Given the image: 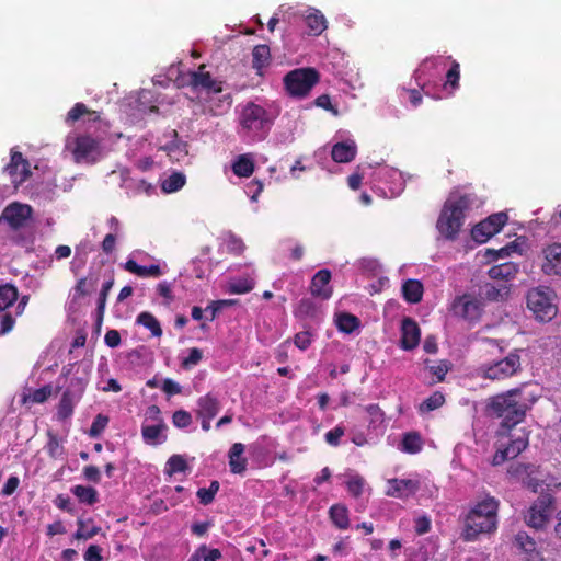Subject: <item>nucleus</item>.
<instances>
[{"label":"nucleus","mask_w":561,"mask_h":561,"mask_svg":"<svg viewBox=\"0 0 561 561\" xmlns=\"http://www.w3.org/2000/svg\"><path fill=\"white\" fill-rule=\"evenodd\" d=\"M538 396L528 390L527 383L489 398L486 410L502 417L501 427L511 431L522 423Z\"/></svg>","instance_id":"nucleus-1"},{"label":"nucleus","mask_w":561,"mask_h":561,"mask_svg":"<svg viewBox=\"0 0 561 561\" xmlns=\"http://www.w3.org/2000/svg\"><path fill=\"white\" fill-rule=\"evenodd\" d=\"M477 205L478 197L474 193L458 188L451 191L436 220V229L440 237L448 241L457 240L468 211Z\"/></svg>","instance_id":"nucleus-2"},{"label":"nucleus","mask_w":561,"mask_h":561,"mask_svg":"<svg viewBox=\"0 0 561 561\" xmlns=\"http://www.w3.org/2000/svg\"><path fill=\"white\" fill-rule=\"evenodd\" d=\"M238 135L251 141L263 140L272 125L267 111L254 102H248L238 117Z\"/></svg>","instance_id":"nucleus-3"},{"label":"nucleus","mask_w":561,"mask_h":561,"mask_svg":"<svg viewBox=\"0 0 561 561\" xmlns=\"http://www.w3.org/2000/svg\"><path fill=\"white\" fill-rule=\"evenodd\" d=\"M319 81V71L311 67L290 70L283 78L286 94L294 99L307 98Z\"/></svg>","instance_id":"nucleus-4"},{"label":"nucleus","mask_w":561,"mask_h":561,"mask_svg":"<svg viewBox=\"0 0 561 561\" xmlns=\"http://www.w3.org/2000/svg\"><path fill=\"white\" fill-rule=\"evenodd\" d=\"M554 294L549 287L533 288L527 294V307L536 320L541 322L551 321L558 312L553 302Z\"/></svg>","instance_id":"nucleus-5"},{"label":"nucleus","mask_w":561,"mask_h":561,"mask_svg":"<svg viewBox=\"0 0 561 561\" xmlns=\"http://www.w3.org/2000/svg\"><path fill=\"white\" fill-rule=\"evenodd\" d=\"M522 350L515 348L504 358L481 367V376L490 380H504L522 370Z\"/></svg>","instance_id":"nucleus-6"},{"label":"nucleus","mask_w":561,"mask_h":561,"mask_svg":"<svg viewBox=\"0 0 561 561\" xmlns=\"http://www.w3.org/2000/svg\"><path fill=\"white\" fill-rule=\"evenodd\" d=\"M507 220L508 216L504 211L492 214L472 228L471 236L474 241L484 243L491 237L499 233Z\"/></svg>","instance_id":"nucleus-7"},{"label":"nucleus","mask_w":561,"mask_h":561,"mask_svg":"<svg viewBox=\"0 0 561 561\" xmlns=\"http://www.w3.org/2000/svg\"><path fill=\"white\" fill-rule=\"evenodd\" d=\"M72 154L77 163H95L101 157L100 141L89 135L78 136Z\"/></svg>","instance_id":"nucleus-8"},{"label":"nucleus","mask_w":561,"mask_h":561,"mask_svg":"<svg viewBox=\"0 0 561 561\" xmlns=\"http://www.w3.org/2000/svg\"><path fill=\"white\" fill-rule=\"evenodd\" d=\"M507 474L512 478L520 480L533 492H538V489L545 482L541 479L539 467L530 463L513 462L507 468Z\"/></svg>","instance_id":"nucleus-9"},{"label":"nucleus","mask_w":561,"mask_h":561,"mask_svg":"<svg viewBox=\"0 0 561 561\" xmlns=\"http://www.w3.org/2000/svg\"><path fill=\"white\" fill-rule=\"evenodd\" d=\"M451 310L455 316L466 321L477 322L482 316L483 305L476 297L465 294L454 299Z\"/></svg>","instance_id":"nucleus-10"},{"label":"nucleus","mask_w":561,"mask_h":561,"mask_svg":"<svg viewBox=\"0 0 561 561\" xmlns=\"http://www.w3.org/2000/svg\"><path fill=\"white\" fill-rule=\"evenodd\" d=\"M529 433L518 430L510 435H501L499 447L494 456H519L528 446Z\"/></svg>","instance_id":"nucleus-11"},{"label":"nucleus","mask_w":561,"mask_h":561,"mask_svg":"<svg viewBox=\"0 0 561 561\" xmlns=\"http://www.w3.org/2000/svg\"><path fill=\"white\" fill-rule=\"evenodd\" d=\"M3 171L9 174L11 182L18 186L27 181L31 175V164L20 151L11 150L10 162L4 167Z\"/></svg>","instance_id":"nucleus-12"},{"label":"nucleus","mask_w":561,"mask_h":561,"mask_svg":"<svg viewBox=\"0 0 561 561\" xmlns=\"http://www.w3.org/2000/svg\"><path fill=\"white\" fill-rule=\"evenodd\" d=\"M32 214L33 209L30 205L13 202L3 209L1 219L8 222L12 229L18 230L26 225Z\"/></svg>","instance_id":"nucleus-13"},{"label":"nucleus","mask_w":561,"mask_h":561,"mask_svg":"<svg viewBox=\"0 0 561 561\" xmlns=\"http://www.w3.org/2000/svg\"><path fill=\"white\" fill-rule=\"evenodd\" d=\"M496 527V518L479 515L477 512H469L466 518L465 538L473 540L479 534L491 533Z\"/></svg>","instance_id":"nucleus-14"},{"label":"nucleus","mask_w":561,"mask_h":561,"mask_svg":"<svg viewBox=\"0 0 561 561\" xmlns=\"http://www.w3.org/2000/svg\"><path fill=\"white\" fill-rule=\"evenodd\" d=\"M78 387V393H75L70 389H66L61 394L60 401L57 408V417L60 421H66L71 417L75 409V404L79 401L81 393L83 392V380L81 378H75L71 380V386Z\"/></svg>","instance_id":"nucleus-15"},{"label":"nucleus","mask_w":561,"mask_h":561,"mask_svg":"<svg viewBox=\"0 0 561 561\" xmlns=\"http://www.w3.org/2000/svg\"><path fill=\"white\" fill-rule=\"evenodd\" d=\"M205 65H201L196 71L191 72V87L194 90H202L207 93H220L222 91V82L214 79L210 72L205 71Z\"/></svg>","instance_id":"nucleus-16"},{"label":"nucleus","mask_w":561,"mask_h":561,"mask_svg":"<svg viewBox=\"0 0 561 561\" xmlns=\"http://www.w3.org/2000/svg\"><path fill=\"white\" fill-rule=\"evenodd\" d=\"M421 330L415 320L405 317L401 322L400 345L403 350L411 351L420 343Z\"/></svg>","instance_id":"nucleus-17"},{"label":"nucleus","mask_w":561,"mask_h":561,"mask_svg":"<svg viewBox=\"0 0 561 561\" xmlns=\"http://www.w3.org/2000/svg\"><path fill=\"white\" fill-rule=\"evenodd\" d=\"M389 489L386 494L392 497L405 499L414 495L420 488V483L412 479H389Z\"/></svg>","instance_id":"nucleus-18"},{"label":"nucleus","mask_w":561,"mask_h":561,"mask_svg":"<svg viewBox=\"0 0 561 561\" xmlns=\"http://www.w3.org/2000/svg\"><path fill=\"white\" fill-rule=\"evenodd\" d=\"M331 273L329 270L318 271L310 283V293L313 297L329 299L332 296V288L329 286Z\"/></svg>","instance_id":"nucleus-19"},{"label":"nucleus","mask_w":561,"mask_h":561,"mask_svg":"<svg viewBox=\"0 0 561 561\" xmlns=\"http://www.w3.org/2000/svg\"><path fill=\"white\" fill-rule=\"evenodd\" d=\"M515 545L526 554V561H545L537 550V543L527 533L519 531L515 535Z\"/></svg>","instance_id":"nucleus-20"},{"label":"nucleus","mask_w":561,"mask_h":561,"mask_svg":"<svg viewBox=\"0 0 561 561\" xmlns=\"http://www.w3.org/2000/svg\"><path fill=\"white\" fill-rule=\"evenodd\" d=\"M357 153L356 144L353 140L341 141L333 145L331 157L337 163H348L353 161Z\"/></svg>","instance_id":"nucleus-21"},{"label":"nucleus","mask_w":561,"mask_h":561,"mask_svg":"<svg viewBox=\"0 0 561 561\" xmlns=\"http://www.w3.org/2000/svg\"><path fill=\"white\" fill-rule=\"evenodd\" d=\"M220 411V402L213 393H207L197 400V416L214 419Z\"/></svg>","instance_id":"nucleus-22"},{"label":"nucleus","mask_w":561,"mask_h":561,"mask_svg":"<svg viewBox=\"0 0 561 561\" xmlns=\"http://www.w3.org/2000/svg\"><path fill=\"white\" fill-rule=\"evenodd\" d=\"M518 272H519L518 264L507 261L505 263L492 266L489 270L488 275L492 279L507 282L511 279H514L516 277V275L518 274Z\"/></svg>","instance_id":"nucleus-23"},{"label":"nucleus","mask_w":561,"mask_h":561,"mask_svg":"<svg viewBox=\"0 0 561 561\" xmlns=\"http://www.w3.org/2000/svg\"><path fill=\"white\" fill-rule=\"evenodd\" d=\"M543 271L546 274L561 275V244L554 243L546 250Z\"/></svg>","instance_id":"nucleus-24"},{"label":"nucleus","mask_w":561,"mask_h":561,"mask_svg":"<svg viewBox=\"0 0 561 561\" xmlns=\"http://www.w3.org/2000/svg\"><path fill=\"white\" fill-rule=\"evenodd\" d=\"M167 424L163 421H160L154 425H144L141 428V434L146 443L157 445L163 443L167 439Z\"/></svg>","instance_id":"nucleus-25"},{"label":"nucleus","mask_w":561,"mask_h":561,"mask_svg":"<svg viewBox=\"0 0 561 561\" xmlns=\"http://www.w3.org/2000/svg\"><path fill=\"white\" fill-rule=\"evenodd\" d=\"M271 49L265 44L254 46L252 50V67L256 75L263 76V69L271 64Z\"/></svg>","instance_id":"nucleus-26"},{"label":"nucleus","mask_w":561,"mask_h":561,"mask_svg":"<svg viewBox=\"0 0 561 561\" xmlns=\"http://www.w3.org/2000/svg\"><path fill=\"white\" fill-rule=\"evenodd\" d=\"M124 268L139 277H159L162 275V270L158 264H151L149 266H141L135 260H127L124 264Z\"/></svg>","instance_id":"nucleus-27"},{"label":"nucleus","mask_w":561,"mask_h":561,"mask_svg":"<svg viewBox=\"0 0 561 561\" xmlns=\"http://www.w3.org/2000/svg\"><path fill=\"white\" fill-rule=\"evenodd\" d=\"M423 284L417 279H408L402 285V295L405 301L417 304L423 298Z\"/></svg>","instance_id":"nucleus-28"},{"label":"nucleus","mask_w":561,"mask_h":561,"mask_svg":"<svg viewBox=\"0 0 561 561\" xmlns=\"http://www.w3.org/2000/svg\"><path fill=\"white\" fill-rule=\"evenodd\" d=\"M232 172L239 178H249L254 172V161L249 154H240L232 163Z\"/></svg>","instance_id":"nucleus-29"},{"label":"nucleus","mask_w":561,"mask_h":561,"mask_svg":"<svg viewBox=\"0 0 561 561\" xmlns=\"http://www.w3.org/2000/svg\"><path fill=\"white\" fill-rule=\"evenodd\" d=\"M84 115L89 116L90 122L100 121V115L98 112L89 110L87 105L83 103H76L72 106V108L68 112L66 122L72 124L79 121Z\"/></svg>","instance_id":"nucleus-30"},{"label":"nucleus","mask_w":561,"mask_h":561,"mask_svg":"<svg viewBox=\"0 0 561 561\" xmlns=\"http://www.w3.org/2000/svg\"><path fill=\"white\" fill-rule=\"evenodd\" d=\"M19 299L18 288L10 284L0 285V311H5Z\"/></svg>","instance_id":"nucleus-31"},{"label":"nucleus","mask_w":561,"mask_h":561,"mask_svg":"<svg viewBox=\"0 0 561 561\" xmlns=\"http://www.w3.org/2000/svg\"><path fill=\"white\" fill-rule=\"evenodd\" d=\"M136 323L148 329L156 337H160L162 335L160 322L151 312H140L136 318Z\"/></svg>","instance_id":"nucleus-32"},{"label":"nucleus","mask_w":561,"mask_h":561,"mask_svg":"<svg viewBox=\"0 0 561 561\" xmlns=\"http://www.w3.org/2000/svg\"><path fill=\"white\" fill-rule=\"evenodd\" d=\"M549 516L550 512L539 510L537 506L531 505L526 516V523L535 529H542L548 523Z\"/></svg>","instance_id":"nucleus-33"},{"label":"nucleus","mask_w":561,"mask_h":561,"mask_svg":"<svg viewBox=\"0 0 561 561\" xmlns=\"http://www.w3.org/2000/svg\"><path fill=\"white\" fill-rule=\"evenodd\" d=\"M306 24L313 35H320L327 30V20L319 10H313L305 18Z\"/></svg>","instance_id":"nucleus-34"},{"label":"nucleus","mask_w":561,"mask_h":561,"mask_svg":"<svg viewBox=\"0 0 561 561\" xmlns=\"http://www.w3.org/2000/svg\"><path fill=\"white\" fill-rule=\"evenodd\" d=\"M423 440L419 433H405L401 440V450L408 454H417L422 450Z\"/></svg>","instance_id":"nucleus-35"},{"label":"nucleus","mask_w":561,"mask_h":561,"mask_svg":"<svg viewBox=\"0 0 561 561\" xmlns=\"http://www.w3.org/2000/svg\"><path fill=\"white\" fill-rule=\"evenodd\" d=\"M332 523L340 529H346L350 526L348 511L342 504H335L329 511Z\"/></svg>","instance_id":"nucleus-36"},{"label":"nucleus","mask_w":561,"mask_h":561,"mask_svg":"<svg viewBox=\"0 0 561 561\" xmlns=\"http://www.w3.org/2000/svg\"><path fill=\"white\" fill-rule=\"evenodd\" d=\"M81 503L93 505L99 501L98 491L93 486L75 485L71 489Z\"/></svg>","instance_id":"nucleus-37"},{"label":"nucleus","mask_w":561,"mask_h":561,"mask_svg":"<svg viewBox=\"0 0 561 561\" xmlns=\"http://www.w3.org/2000/svg\"><path fill=\"white\" fill-rule=\"evenodd\" d=\"M360 321L354 314L344 312L337 316L336 327L341 332L350 334L358 329Z\"/></svg>","instance_id":"nucleus-38"},{"label":"nucleus","mask_w":561,"mask_h":561,"mask_svg":"<svg viewBox=\"0 0 561 561\" xmlns=\"http://www.w3.org/2000/svg\"><path fill=\"white\" fill-rule=\"evenodd\" d=\"M114 285V278L111 277L108 280L104 282L99 295L98 299V307H96V322L100 324L103 321L104 312H105V306H106V299L107 296Z\"/></svg>","instance_id":"nucleus-39"},{"label":"nucleus","mask_w":561,"mask_h":561,"mask_svg":"<svg viewBox=\"0 0 561 561\" xmlns=\"http://www.w3.org/2000/svg\"><path fill=\"white\" fill-rule=\"evenodd\" d=\"M508 293L510 288L507 286L496 287L488 283L482 287L483 298L489 301L504 300L508 296Z\"/></svg>","instance_id":"nucleus-40"},{"label":"nucleus","mask_w":561,"mask_h":561,"mask_svg":"<svg viewBox=\"0 0 561 561\" xmlns=\"http://www.w3.org/2000/svg\"><path fill=\"white\" fill-rule=\"evenodd\" d=\"M184 184L185 176L180 172H174L162 182L161 188L165 193H174L181 190Z\"/></svg>","instance_id":"nucleus-41"},{"label":"nucleus","mask_w":561,"mask_h":561,"mask_svg":"<svg viewBox=\"0 0 561 561\" xmlns=\"http://www.w3.org/2000/svg\"><path fill=\"white\" fill-rule=\"evenodd\" d=\"M499 503L493 497H488L477 504L470 512H477L479 515H483L491 518H496Z\"/></svg>","instance_id":"nucleus-42"},{"label":"nucleus","mask_w":561,"mask_h":561,"mask_svg":"<svg viewBox=\"0 0 561 561\" xmlns=\"http://www.w3.org/2000/svg\"><path fill=\"white\" fill-rule=\"evenodd\" d=\"M444 403V394L439 391H435L420 404L419 410L421 413H427L440 408Z\"/></svg>","instance_id":"nucleus-43"},{"label":"nucleus","mask_w":561,"mask_h":561,"mask_svg":"<svg viewBox=\"0 0 561 561\" xmlns=\"http://www.w3.org/2000/svg\"><path fill=\"white\" fill-rule=\"evenodd\" d=\"M460 80V65L454 60L451 62V67L446 73L445 88L450 87L451 90H456L459 88Z\"/></svg>","instance_id":"nucleus-44"},{"label":"nucleus","mask_w":561,"mask_h":561,"mask_svg":"<svg viewBox=\"0 0 561 561\" xmlns=\"http://www.w3.org/2000/svg\"><path fill=\"white\" fill-rule=\"evenodd\" d=\"M51 396V386L45 385L38 389H35L24 400L32 403H44Z\"/></svg>","instance_id":"nucleus-45"},{"label":"nucleus","mask_w":561,"mask_h":561,"mask_svg":"<svg viewBox=\"0 0 561 561\" xmlns=\"http://www.w3.org/2000/svg\"><path fill=\"white\" fill-rule=\"evenodd\" d=\"M77 525H78V529L73 534V538L77 539V540H80V539H83V540L91 539L95 535H98L100 533V530H101V528L98 527V526H93L90 530H85L84 529L85 522L82 518H79L77 520Z\"/></svg>","instance_id":"nucleus-46"},{"label":"nucleus","mask_w":561,"mask_h":561,"mask_svg":"<svg viewBox=\"0 0 561 561\" xmlns=\"http://www.w3.org/2000/svg\"><path fill=\"white\" fill-rule=\"evenodd\" d=\"M172 423L178 428H186L192 424V415L185 410H178L172 415Z\"/></svg>","instance_id":"nucleus-47"},{"label":"nucleus","mask_w":561,"mask_h":561,"mask_svg":"<svg viewBox=\"0 0 561 561\" xmlns=\"http://www.w3.org/2000/svg\"><path fill=\"white\" fill-rule=\"evenodd\" d=\"M203 358L202 350L197 347H192L188 351V356L182 359L181 366L184 369H190L191 367L197 365Z\"/></svg>","instance_id":"nucleus-48"},{"label":"nucleus","mask_w":561,"mask_h":561,"mask_svg":"<svg viewBox=\"0 0 561 561\" xmlns=\"http://www.w3.org/2000/svg\"><path fill=\"white\" fill-rule=\"evenodd\" d=\"M107 424H108V417L104 414H98L91 424L89 434L92 437L99 436L105 430Z\"/></svg>","instance_id":"nucleus-49"},{"label":"nucleus","mask_w":561,"mask_h":561,"mask_svg":"<svg viewBox=\"0 0 561 561\" xmlns=\"http://www.w3.org/2000/svg\"><path fill=\"white\" fill-rule=\"evenodd\" d=\"M253 288H254L253 280L243 278V279H239V280L230 284L229 291L231 294L241 295V294L250 293Z\"/></svg>","instance_id":"nucleus-50"},{"label":"nucleus","mask_w":561,"mask_h":561,"mask_svg":"<svg viewBox=\"0 0 561 561\" xmlns=\"http://www.w3.org/2000/svg\"><path fill=\"white\" fill-rule=\"evenodd\" d=\"M187 469V463L184 458H169L165 467V473L169 476L175 472H183Z\"/></svg>","instance_id":"nucleus-51"},{"label":"nucleus","mask_w":561,"mask_h":561,"mask_svg":"<svg viewBox=\"0 0 561 561\" xmlns=\"http://www.w3.org/2000/svg\"><path fill=\"white\" fill-rule=\"evenodd\" d=\"M263 188V183L257 179H253L247 184L245 193L252 202H256Z\"/></svg>","instance_id":"nucleus-52"},{"label":"nucleus","mask_w":561,"mask_h":561,"mask_svg":"<svg viewBox=\"0 0 561 561\" xmlns=\"http://www.w3.org/2000/svg\"><path fill=\"white\" fill-rule=\"evenodd\" d=\"M427 368L436 377V381L442 382L448 373L449 366L447 360H440L439 364L427 366Z\"/></svg>","instance_id":"nucleus-53"},{"label":"nucleus","mask_w":561,"mask_h":561,"mask_svg":"<svg viewBox=\"0 0 561 561\" xmlns=\"http://www.w3.org/2000/svg\"><path fill=\"white\" fill-rule=\"evenodd\" d=\"M314 105L318 107H321L325 111L331 112L333 115H337L339 111L337 108L332 105L331 98L329 94H321L314 100Z\"/></svg>","instance_id":"nucleus-54"},{"label":"nucleus","mask_w":561,"mask_h":561,"mask_svg":"<svg viewBox=\"0 0 561 561\" xmlns=\"http://www.w3.org/2000/svg\"><path fill=\"white\" fill-rule=\"evenodd\" d=\"M364 480L359 476L352 477L347 481V490L355 497L359 496L363 492Z\"/></svg>","instance_id":"nucleus-55"},{"label":"nucleus","mask_w":561,"mask_h":561,"mask_svg":"<svg viewBox=\"0 0 561 561\" xmlns=\"http://www.w3.org/2000/svg\"><path fill=\"white\" fill-rule=\"evenodd\" d=\"M294 343L299 350L305 351L311 344V334L308 331L298 332L294 336Z\"/></svg>","instance_id":"nucleus-56"},{"label":"nucleus","mask_w":561,"mask_h":561,"mask_svg":"<svg viewBox=\"0 0 561 561\" xmlns=\"http://www.w3.org/2000/svg\"><path fill=\"white\" fill-rule=\"evenodd\" d=\"M15 324V319L11 313H3L0 316V335L9 333Z\"/></svg>","instance_id":"nucleus-57"},{"label":"nucleus","mask_w":561,"mask_h":561,"mask_svg":"<svg viewBox=\"0 0 561 561\" xmlns=\"http://www.w3.org/2000/svg\"><path fill=\"white\" fill-rule=\"evenodd\" d=\"M197 553L204 558V561H218L221 558L219 549H207L205 545L197 549Z\"/></svg>","instance_id":"nucleus-58"},{"label":"nucleus","mask_w":561,"mask_h":561,"mask_svg":"<svg viewBox=\"0 0 561 561\" xmlns=\"http://www.w3.org/2000/svg\"><path fill=\"white\" fill-rule=\"evenodd\" d=\"M344 435V430L341 426H335L325 434V440L332 446H336L340 443L341 437Z\"/></svg>","instance_id":"nucleus-59"},{"label":"nucleus","mask_w":561,"mask_h":561,"mask_svg":"<svg viewBox=\"0 0 561 561\" xmlns=\"http://www.w3.org/2000/svg\"><path fill=\"white\" fill-rule=\"evenodd\" d=\"M162 391L168 396H174L181 393V386L174 380L167 378L162 383Z\"/></svg>","instance_id":"nucleus-60"},{"label":"nucleus","mask_w":561,"mask_h":561,"mask_svg":"<svg viewBox=\"0 0 561 561\" xmlns=\"http://www.w3.org/2000/svg\"><path fill=\"white\" fill-rule=\"evenodd\" d=\"M314 311V304L309 298H302L297 307V312L302 316H310Z\"/></svg>","instance_id":"nucleus-61"},{"label":"nucleus","mask_w":561,"mask_h":561,"mask_svg":"<svg viewBox=\"0 0 561 561\" xmlns=\"http://www.w3.org/2000/svg\"><path fill=\"white\" fill-rule=\"evenodd\" d=\"M101 547L96 546V545H91L88 547V549L85 550L84 552V560L85 561H102V556H101Z\"/></svg>","instance_id":"nucleus-62"},{"label":"nucleus","mask_w":561,"mask_h":561,"mask_svg":"<svg viewBox=\"0 0 561 561\" xmlns=\"http://www.w3.org/2000/svg\"><path fill=\"white\" fill-rule=\"evenodd\" d=\"M104 342L108 347H117L121 344V334L117 330H108L105 333Z\"/></svg>","instance_id":"nucleus-63"},{"label":"nucleus","mask_w":561,"mask_h":561,"mask_svg":"<svg viewBox=\"0 0 561 561\" xmlns=\"http://www.w3.org/2000/svg\"><path fill=\"white\" fill-rule=\"evenodd\" d=\"M62 447L55 435L49 434V439L46 445V450L49 456H56L61 453Z\"/></svg>","instance_id":"nucleus-64"}]
</instances>
